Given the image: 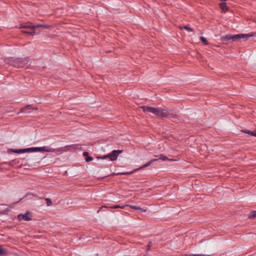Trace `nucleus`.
Listing matches in <instances>:
<instances>
[{"label":"nucleus","mask_w":256,"mask_h":256,"mask_svg":"<svg viewBox=\"0 0 256 256\" xmlns=\"http://www.w3.org/2000/svg\"><path fill=\"white\" fill-rule=\"evenodd\" d=\"M12 151L14 152L18 153V154H22V153H24V152H28V148H24V149H19V150L16 149V150H12Z\"/></svg>","instance_id":"obj_15"},{"label":"nucleus","mask_w":256,"mask_h":256,"mask_svg":"<svg viewBox=\"0 0 256 256\" xmlns=\"http://www.w3.org/2000/svg\"><path fill=\"white\" fill-rule=\"evenodd\" d=\"M242 132L246 134H250L251 136H256V130L254 131H250V130H242Z\"/></svg>","instance_id":"obj_14"},{"label":"nucleus","mask_w":256,"mask_h":256,"mask_svg":"<svg viewBox=\"0 0 256 256\" xmlns=\"http://www.w3.org/2000/svg\"><path fill=\"white\" fill-rule=\"evenodd\" d=\"M158 160V159H152L151 160H150L149 162H146V164H144V165L141 166L140 168H138L136 169V170H134V171H136V170H141V169H142L144 168H146V167H148V166H150L153 162H156Z\"/></svg>","instance_id":"obj_9"},{"label":"nucleus","mask_w":256,"mask_h":256,"mask_svg":"<svg viewBox=\"0 0 256 256\" xmlns=\"http://www.w3.org/2000/svg\"><path fill=\"white\" fill-rule=\"evenodd\" d=\"M30 30H22V32L24 34H28L31 36H34V34H36V32L34 30H31L30 29Z\"/></svg>","instance_id":"obj_13"},{"label":"nucleus","mask_w":256,"mask_h":256,"mask_svg":"<svg viewBox=\"0 0 256 256\" xmlns=\"http://www.w3.org/2000/svg\"><path fill=\"white\" fill-rule=\"evenodd\" d=\"M122 150H114L111 152L109 153L108 154L102 157V158L104 159L108 158L112 161H114L117 160L119 154H122Z\"/></svg>","instance_id":"obj_4"},{"label":"nucleus","mask_w":256,"mask_h":256,"mask_svg":"<svg viewBox=\"0 0 256 256\" xmlns=\"http://www.w3.org/2000/svg\"><path fill=\"white\" fill-rule=\"evenodd\" d=\"M6 254L5 250L1 248V255Z\"/></svg>","instance_id":"obj_27"},{"label":"nucleus","mask_w":256,"mask_h":256,"mask_svg":"<svg viewBox=\"0 0 256 256\" xmlns=\"http://www.w3.org/2000/svg\"><path fill=\"white\" fill-rule=\"evenodd\" d=\"M253 36L252 34H240L235 35L226 34L221 37V40L224 44H227L229 40L236 41L240 38H246Z\"/></svg>","instance_id":"obj_1"},{"label":"nucleus","mask_w":256,"mask_h":256,"mask_svg":"<svg viewBox=\"0 0 256 256\" xmlns=\"http://www.w3.org/2000/svg\"><path fill=\"white\" fill-rule=\"evenodd\" d=\"M83 156H86L87 157L88 156V152H83Z\"/></svg>","instance_id":"obj_29"},{"label":"nucleus","mask_w":256,"mask_h":256,"mask_svg":"<svg viewBox=\"0 0 256 256\" xmlns=\"http://www.w3.org/2000/svg\"><path fill=\"white\" fill-rule=\"evenodd\" d=\"M126 206H129L130 207V208H132V209H134V210H140V207H138V206H132V205H128V204H126Z\"/></svg>","instance_id":"obj_22"},{"label":"nucleus","mask_w":256,"mask_h":256,"mask_svg":"<svg viewBox=\"0 0 256 256\" xmlns=\"http://www.w3.org/2000/svg\"><path fill=\"white\" fill-rule=\"evenodd\" d=\"M188 256H208L206 254H188Z\"/></svg>","instance_id":"obj_24"},{"label":"nucleus","mask_w":256,"mask_h":256,"mask_svg":"<svg viewBox=\"0 0 256 256\" xmlns=\"http://www.w3.org/2000/svg\"><path fill=\"white\" fill-rule=\"evenodd\" d=\"M179 28L180 30H183V29L186 30L190 32H194V30H193L192 28H191L188 27L187 26H179Z\"/></svg>","instance_id":"obj_16"},{"label":"nucleus","mask_w":256,"mask_h":256,"mask_svg":"<svg viewBox=\"0 0 256 256\" xmlns=\"http://www.w3.org/2000/svg\"><path fill=\"white\" fill-rule=\"evenodd\" d=\"M10 62L14 67L23 68L26 65H29L30 60L28 58H12Z\"/></svg>","instance_id":"obj_2"},{"label":"nucleus","mask_w":256,"mask_h":256,"mask_svg":"<svg viewBox=\"0 0 256 256\" xmlns=\"http://www.w3.org/2000/svg\"><path fill=\"white\" fill-rule=\"evenodd\" d=\"M19 28L30 29L31 30H34V29L36 28V26L33 25L32 23L28 22L20 24Z\"/></svg>","instance_id":"obj_7"},{"label":"nucleus","mask_w":256,"mask_h":256,"mask_svg":"<svg viewBox=\"0 0 256 256\" xmlns=\"http://www.w3.org/2000/svg\"><path fill=\"white\" fill-rule=\"evenodd\" d=\"M51 26L48 24H38L36 25V28H50Z\"/></svg>","instance_id":"obj_18"},{"label":"nucleus","mask_w":256,"mask_h":256,"mask_svg":"<svg viewBox=\"0 0 256 256\" xmlns=\"http://www.w3.org/2000/svg\"><path fill=\"white\" fill-rule=\"evenodd\" d=\"M219 5L221 10L224 12H226L228 10V7L227 6L226 2L220 3Z\"/></svg>","instance_id":"obj_12"},{"label":"nucleus","mask_w":256,"mask_h":256,"mask_svg":"<svg viewBox=\"0 0 256 256\" xmlns=\"http://www.w3.org/2000/svg\"><path fill=\"white\" fill-rule=\"evenodd\" d=\"M126 206H126V205H123V206H120V205H118V204H116V205H114L113 206H102L100 208H112V209H114V208H124Z\"/></svg>","instance_id":"obj_10"},{"label":"nucleus","mask_w":256,"mask_h":256,"mask_svg":"<svg viewBox=\"0 0 256 256\" xmlns=\"http://www.w3.org/2000/svg\"><path fill=\"white\" fill-rule=\"evenodd\" d=\"M152 246V242H150L148 244L147 250L148 251L150 249V247Z\"/></svg>","instance_id":"obj_26"},{"label":"nucleus","mask_w":256,"mask_h":256,"mask_svg":"<svg viewBox=\"0 0 256 256\" xmlns=\"http://www.w3.org/2000/svg\"><path fill=\"white\" fill-rule=\"evenodd\" d=\"M140 211L142 212H146V209H143L142 208H140Z\"/></svg>","instance_id":"obj_30"},{"label":"nucleus","mask_w":256,"mask_h":256,"mask_svg":"<svg viewBox=\"0 0 256 256\" xmlns=\"http://www.w3.org/2000/svg\"><path fill=\"white\" fill-rule=\"evenodd\" d=\"M34 110H37V108H34Z\"/></svg>","instance_id":"obj_32"},{"label":"nucleus","mask_w":256,"mask_h":256,"mask_svg":"<svg viewBox=\"0 0 256 256\" xmlns=\"http://www.w3.org/2000/svg\"><path fill=\"white\" fill-rule=\"evenodd\" d=\"M26 109H28V110L32 109L30 106V105H27L25 107L23 108H22L18 112V114L24 112Z\"/></svg>","instance_id":"obj_19"},{"label":"nucleus","mask_w":256,"mask_h":256,"mask_svg":"<svg viewBox=\"0 0 256 256\" xmlns=\"http://www.w3.org/2000/svg\"><path fill=\"white\" fill-rule=\"evenodd\" d=\"M256 218V210L252 212L248 216V218Z\"/></svg>","instance_id":"obj_20"},{"label":"nucleus","mask_w":256,"mask_h":256,"mask_svg":"<svg viewBox=\"0 0 256 256\" xmlns=\"http://www.w3.org/2000/svg\"><path fill=\"white\" fill-rule=\"evenodd\" d=\"M200 40H201V41L205 44V45H208V40H206V39L203 37V36H200Z\"/></svg>","instance_id":"obj_21"},{"label":"nucleus","mask_w":256,"mask_h":256,"mask_svg":"<svg viewBox=\"0 0 256 256\" xmlns=\"http://www.w3.org/2000/svg\"><path fill=\"white\" fill-rule=\"evenodd\" d=\"M221 1H222V2H226V1L227 0H220Z\"/></svg>","instance_id":"obj_31"},{"label":"nucleus","mask_w":256,"mask_h":256,"mask_svg":"<svg viewBox=\"0 0 256 256\" xmlns=\"http://www.w3.org/2000/svg\"><path fill=\"white\" fill-rule=\"evenodd\" d=\"M168 116L173 117V114H170L168 110L161 108L160 116L166 117Z\"/></svg>","instance_id":"obj_8"},{"label":"nucleus","mask_w":256,"mask_h":256,"mask_svg":"<svg viewBox=\"0 0 256 256\" xmlns=\"http://www.w3.org/2000/svg\"><path fill=\"white\" fill-rule=\"evenodd\" d=\"M1 206H6L4 210L1 209V214H6L7 212H8L10 210V207L6 204H1Z\"/></svg>","instance_id":"obj_17"},{"label":"nucleus","mask_w":256,"mask_h":256,"mask_svg":"<svg viewBox=\"0 0 256 256\" xmlns=\"http://www.w3.org/2000/svg\"><path fill=\"white\" fill-rule=\"evenodd\" d=\"M45 200L46 201V203L48 206H50L52 204V202L50 198H46Z\"/></svg>","instance_id":"obj_23"},{"label":"nucleus","mask_w":256,"mask_h":256,"mask_svg":"<svg viewBox=\"0 0 256 256\" xmlns=\"http://www.w3.org/2000/svg\"><path fill=\"white\" fill-rule=\"evenodd\" d=\"M18 219L20 220H24L25 221H29L32 220L31 212L28 210L24 214H19L18 216Z\"/></svg>","instance_id":"obj_6"},{"label":"nucleus","mask_w":256,"mask_h":256,"mask_svg":"<svg viewBox=\"0 0 256 256\" xmlns=\"http://www.w3.org/2000/svg\"><path fill=\"white\" fill-rule=\"evenodd\" d=\"M154 156L158 157V159L162 160H170V161L175 160L170 159L168 157H166V156H165L162 154H159L158 156L156 155V156Z\"/></svg>","instance_id":"obj_11"},{"label":"nucleus","mask_w":256,"mask_h":256,"mask_svg":"<svg viewBox=\"0 0 256 256\" xmlns=\"http://www.w3.org/2000/svg\"><path fill=\"white\" fill-rule=\"evenodd\" d=\"M140 108L144 112H150L160 116L161 108H155L151 106H142Z\"/></svg>","instance_id":"obj_5"},{"label":"nucleus","mask_w":256,"mask_h":256,"mask_svg":"<svg viewBox=\"0 0 256 256\" xmlns=\"http://www.w3.org/2000/svg\"><path fill=\"white\" fill-rule=\"evenodd\" d=\"M92 160H93V158L92 157H91V156H88L86 158V161L87 162H89L92 161Z\"/></svg>","instance_id":"obj_25"},{"label":"nucleus","mask_w":256,"mask_h":256,"mask_svg":"<svg viewBox=\"0 0 256 256\" xmlns=\"http://www.w3.org/2000/svg\"><path fill=\"white\" fill-rule=\"evenodd\" d=\"M28 152H62V148L54 149L52 148H50L46 146H42V147H34L28 148Z\"/></svg>","instance_id":"obj_3"},{"label":"nucleus","mask_w":256,"mask_h":256,"mask_svg":"<svg viewBox=\"0 0 256 256\" xmlns=\"http://www.w3.org/2000/svg\"><path fill=\"white\" fill-rule=\"evenodd\" d=\"M132 172H121V173H120L119 174H132Z\"/></svg>","instance_id":"obj_28"}]
</instances>
